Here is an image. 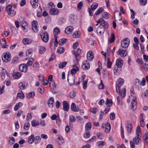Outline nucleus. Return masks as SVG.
<instances>
[{"instance_id": "obj_1", "label": "nucleus", "mask_w": 148, "mask_h": 148, "mask_svg": "<svg viewBox=\"0 0 148 148\" xmlns=\"http://www.w3.org/2000/svg\"><path fill=\"white\" fill-rule=\"evenodd\" d=\"M2 60L4 62H8L11 60V55L10 53L8 52L3 53L2 56Z\"/></svg>"}, {"instance_id": "obj_2", "label": "nucleus", "mask_w": 148, "mask_h": 148, "mask_svg": "<svg viewBox=\"0 0 148 148\" xmlns=\"http://www.w3.org/2000/svg\"><path fill=\"white\" fill-rule=\"evenodd\" d=\"M124 80L121 78H119L116 83V90L117 93H120L121 86L123 85Z\"/></svg>"}, {"instance_id": "obj_3", "label": "nucleus", "mask_w": 148, "mask_h": 148, "mask_svg": "<svg viewBox=\"0 0 148 148\" xmlns=\"http://www.w3.org/2000/svg\"><path fill=\"white\" fill-rule=\"evenodd\" d=\"M130 42V40L127 38H125L121 41V46L123 48H126L128 47Z\"/></svg>"}, {"instance_id": "obj_4", "label": "nucleus", "mask_w": 148, "mask_h": 148, "mask_svg": "<svg viewBox=\"0 0 148 148\" xmlns=\"http://www.w3.org/2000/svg\"><path fill=\"white\" fill-rule=\"evenodd\" d=\"M81 50L78 48L77 49V52L73 50L72 51V53L75 55L76 58L78 60H79L80 59V54L81 53Z\"/></svg>"}, {"instance_id": "obj_5", "label": "nucleus", "mask_w": 148, "mask_h": 148, "mask_svg": "<svg viewBox=\"0 0 148 148\" xmlns=\"http://www.w3.org/2000/svg\"><path fill=\"white\" fill-rule=\"evenodd\" d=\"M41 37L42 40L45 42H47L49 39V35L47 32L42 33L41 34Z\"/></svg>"}, {"instance_id": "obj_6", "label": "nucleus", "mask_w": 148, "mask_h": 148, "mask_svg": "<svg viewBox=\"0 0 148 148\" xmlns=\"http://www.w3.org/2000/svg\"><path fill=\"white\" fill-rule=\"evenodd\" d=\"M82 67L83 69L86 70L89 69L90 67L89 62L87 60L84 61L82 63Z\"/></svg>"}, {"instance_id": "obj_7", "label": "nucleus", "mask_w": 148, "mask_h": 148, "mask_svg": "<svg viewBox=\"0 0 148 148\" xmlns=\"http://www.w3.org/2000/svg\"><path fill=\"white\" fill-rule=\"evenodd\" d=\"M32 27L33 31L35 33H37L38 32V28L37 27V25L38 23L35 20H34L32 22Z\"/></svg>"}, {"instance_id": "obj_8", "label": "nucleus", "mask_w": 148, "mask_h": 148, "mask_svg": "<svg viewBox=\"0 0 148 148\" xmlns=\"http://www.w3.org/2000/svg\"><path fill=\"white\" fill-rule=\"evenodd\" d=\"M136 97H133L132 100L131 102V108L133 110H135L137 107V103L136 101Z\"/></svg>"}, {"instance_id": "obj_9", "label": "nucleus", "mask_w": 148, "mask_h": 148, "mask_svg": "<svg viewBox=\"0 0 148 148\" xmlns=\"http://www.w3.org/2000/svg\"><path fill=\"white\" fill-rule=\"evenodd\" d=\"M117 53L118 55H120L121 57H124L127 55V53L126 50L119 49L117 52Z\"/></svg>"}, {"instance_id": "obj_10", "label": "nucleus", "mask_w": 148, "mask_h": 148, "mask_svg": "<svg viewBox=\"0 0 148 148\" xmlns=\"http://www.w3.org/2000/svg\"><path fill=\"white\" fill-rule=\"evenodd\" d=\"M115 20L116 21V20L121 21L122 20V18L121 16V14L118 11H115L114 13Z\"/></svg>"}, {"instance_id": "obj_11", "label": "nucleus", "mask_w": 148, "mask_h": 148, "mask_svg": "<svg viewBox=\"0 0 148 148\" xmlns=\"http://www.w3.org/2000/svg\"><path fill=\"white\" fill-rule=\"evenodd\" d=\"M54 99L53 97H50L48 99L47 104L49 107L52 108L54 106Z\"/></svg>"}, {"instance_id": "obj_12", "label": "nucleus", "mask_w": 148, "mask_h": 148, "mask_svg": "<svg viewBox=\"0 0 148 148\" xmlns=\"http://www.w3.org/2000/svg\"><path fill=\"white\" fill-rule=\"evenodd\" d=\"M116 65L119 69H121L123 65V61L121 58H118L116 61Z\"/></svg>"}, {"instance_id": "obj_13", "label": "nucleus", "mask_w": 148, "mask_h": 148, "mask_svg": "<svg viewBox=\"0 0 148 148\" xmlns=\"http://www.w3.org/2000/svg\"><path fill=\"white\" fill-rule=\"evenodd\" d=\"M73 31V27L71 26L67 27L65 29V32L68 34H71Z\"/></svg>"}, {"instance_id": "obj_14", "label": "nucleus", "mask_w": 148, "mask_h": 148, "mask_svg": "<svg viewBox=\"0 0 148 148\" xmlns=\"http://www.w3.org/2000/svg\"><path fill=\"white\" fill-rule=\"evenodd\" d=\"M19 68L21 71L24 72H26L28 69L27 67L24 64H20L19 66Z\"/></svg>"}, {"instance_id": "obj_15", "label": "nucleus", "mask_w": 148, "mask_h": 148, "mask_svg": "<svg viewBox=\"0 0 148 148\" xmlns=\"http://www.w3.org/2000/svg\"><path fill=\"white\" fill-rule=\"evenodd\" d=\"M97 32L99 36H101L103 35L104 32V29L103 28L99 26L97 28Z\"/></svg>"}, {"instance_id": "obj_16", "label": "nucleus", "mask_w": 148, "mask_h": 148, "mask_svg": "<svg viewBox=\"0 0 148 148\" xmlns=\"http://www.w3.org/2000/svg\"><path fill=\"white\" fill-rule=\"evenodd\" d=\"M93 53L91 51H89L88 52L87 55V57L88 59L90 61H92L94 58L93 56Z\"/></svg>"}, {"instance_id": "obj_17", "label": "nucleus", "mask_w": 148, "mask_h": 148, "mask_svg": "<svg viewBox=\"0 0 148 148\" xmlns=\"http://www.w3.org/2000/svg\"><path fill=\"white\" fill-rule=\"evenodd\" d=\"M49 12L52 15H58L59 12L57 9L54 8H52L50 9Z\"/></svg>"}, {"instance_id": "obj_18", "label": "nucleus", "mask_w": 148, "mask_h": 148, "mask_svg": "<svg viewBox=\"0 0 148 148\" xmlns=\"http://www.w3.org/2000/svg\"><path fill=\"white\" fill-rule=\"evenodd\" d=\"M141 67L143 70L146 71H148V62L147 61L144 62L141 65Z\"/></svg>"}, {"instance_id": "obj_19", "label": "nucleus", "mask_w": 148, "mask_h": 148, "mask_svg": "<svg viewBox=\"0 0 148 148\" xmlns=\"http://www.w3.org/2000/svg\"><path fill=\"white\" fill-rule=\"evenodd\" d=\"M63 109L64 110L67 111L69 110V106L67 102L66 101H64L63 102Z\"/></svg>"}, {"instance_id": "obj_20", "label": "nucleus", "mask_w": 148, "mask_h": 148, "mask_svg": "<svg viewBox=\"0 0 148 148\" xmlns=\"http://www.w3.org/2000/svg\"><path fill=\"white\" fill-rule=\"evenodd\" d=\"M38 0H31V3L32 7L36 8L38 6Z\"/></svg>"}, {"instance_id": "obj_21", "label": "nucleus", "mask_w": 148, "mask_h": 148, "mask_svg": "<svg viewBox=\"0 0 148 148\" xmlns=\"http://www.w3.org/2000/svg\"><path fill=\"white\" fill-rule=\"evenodd\" d=\"M22 42L24 44L27 45L31 44L32 42V40L28 38H26L23 39Z\"/></svg>"}, {"instance_id": "obj_22", "label": "nucleus", "mask_w": 148, "mask_h": 148, "mask_svg": "<svg viewBox=\"0 0 148 148\" xmlns=\"http://www.w3.org/2000/svg\"><path fill=\"white\" fill-rule=\"evenodd\" d=\"M133 142L136 144H140L141 142V140L139 136H137L135 137L133 139Z\"/></svg>"}, {"instance_id": "obj_23", "label": "nucleus", "mask_w": 148, "mask_h": 148, "mask_svg": "<svg viewBox=\"0 0 148 148\" xmlns=\"http://www.w3.org/2000/svg\"><path fill=\"white\" fill-rule=\"evenodd\" d=\"M34 134H32L28 138V142L30 144H32L34 141Z\"/></svg>"}, {"instance_id": "obj_24", "label": "nucleus", "mask_w": 148, "mask_h": 148, "mask_svg": "<svg viewBox=\"0 0 148 148\" xmlns=\"http://www.w3.org/2000/svg\"><path fill=\"white\" fill-rule=\"evenodd\" d=\"M79 70L78 67L75 65L73 66V69L71 70V73L72 74H75Z\"/></svg>"}, {"instance_id": "obj_25", "label": "nucleus", "mask_w": 148, "mask_h": 148, "mask_svg": "<svg viewBox=\"0 0 148 148\" xmlns=\"http://www.w3.org/2000/svg\"><path fill=\"white\" fill-rule=\"evenodd\" d=\"M71 108L72 111L74 112H77L79 111V108L78 107H76L75 104L74 103H72L71 106Z\"/></svg>"}, {"instance_id": "obj_26", "label": "nucleus", "mask_w": 148, "mask_h": 148, "mask_svg": "<svg viewBox=\"0 0 148 148\" xmlns=\"http://www.w3.org/2000/svg\"><path fill=\"white\" fill-rule=\"evenodd\" d=\"M143 140L146 144H148V133L146 132L143 136Z\"/></svg>"}, {"instance_id": "obj_27", "label": "nucleus", "mask_w": 148, "mask_h": 148, "mask_svg": "<svg viewBox=\"0 0 148 148\" xmlns=\"http://www.w3.org/2000/svg\"><path fill=\"white\" fill-rule=\"evenodd\" d=\"M34 143L36 145L39 143L40 142L41 140V138L39 136H37L34 137Z\"/></svg>"}, {"instance_id": "obj_28", "label": "nucleus", "mask_w": 148, "mask_h": 148, "mask_svg": "<svg viewBox=\"0 0 148 148\" xmlns=\"http://www.w3.org/2000/svg\"><path fill=\"white\" fill-rule=\"evenodd\" d=\"M21 25L24 30L26 32V28L27 27V24L26 22L24 21H22L21 22Z\"/></svg>"}, {"instance_id": "obj_29", "label": "nucleus", "mask_w": 148, "mask_h": 148, "mask_svg": "<svg viewBox=\"0 0 148 148\" xmlns=\"http://www.w3.org/2000/svg\"><path fill=\"white\" fill-rule=\"evenodd\" d=\"M46 49L43 46H40L38 48L39 52L40 54L44 53L46 51Z\"/></svg>"}, {"instance_id": "obj_30", "label": "nucleus", "mask_w": 148, "mask_h": 148, "mask_svg": "<svg viewBox=\"0 0 148 148\" xmlns=\"http://www.w3.org/2000/svg\"><path fill=\"white\" fill-rule=\"evenodd\" d=\"M23 103L22 102H19L16 104L14 107V110L16 111L18 110L19 108L22 106Z\"/></svg>"}, {"instance_id": "obj_31", "label": "nucleus", "mask_w": 148, "mask_h": 148, "mask_svg": "<svg viewBox=\"0 0 148 148\" xmlns=\"http://www.w3.org/2000/svg\"><path fill=\"white\" fill-rule=\"evenodd\" d=\"M34 60L33 58H30L29 59L27 62L25 64L27 67L28 66H30L32 65L33 62H34Z\"/></svg>"}, {"instance_id": "obj_32", "label": "nucleus", "mask_w": 148, "mask_h": 148, "mask_svg": "<svg viewBox=\"0 0 148 148\" xmlns=\"http://www.w3.org/2000/svg\"><path fill=\"white\" fill-rule=\"evenodd\" d=\"M64 142L63 137L60 135H59L58 138V144L60 145L62 144Z\"/></svg>"}, {"instance_id": "obj_33", "label": "nucleus", "mask_w": 148, "mask_h": 148, "mask_svg": "<svg viewBox=\"0 0 148 148\" xmlns=\"http://www.w3.org/2000/svg\"><path fill=\"white\" fill-rule=\"evenodd\" d=\"M126 127L127 128V131L128 133H130L132 128V125L130 123H128L126 125Z\"/></svg>"}, {"instance_id": "obj_34", "label": "nucleus", "mask_w": 148, "mask_h": 148, "mask_svg": "<svg viewBox=\"0 0 148 148\" xmlns=\"http://www.w3.org/2000/svg\"><path fill=\"white\" fill-rule=\"evenodd\" d=\"M21 75V74L20 73L16 72L14 73L13 77L14 78L17 79L19 78Z\"/></svg>"}, {"instance_id": "obj_35", "label": "nucleus", "mask_w": 148, "mask_h": 148, "mask_svg": "<svg viewBox=\"0 0 148 148\" xmlns=\"http://www.w3.org/2000/svg\"><path fill=\"white\" fill-rule=\"evenodd\" d=\"M111 129V126L109 123H107L106 125L105 132L106 133H108Z\"/></svg>"}, {"instance_id": "obj_36", "label": "nucleus", "mask_w": 148, "mask_h": 148, "mask_svg": "<svg viewBox=\"0 0 148 148\" xmlns=\"http://www.w3.org/2000/svg\"><path fill=\"white\" fill-rule=\"evenodd\" d=\"M67 39L65 38H62L59 41V43L60 45H63L66 43Z\"/></svg>"}, {"instance_id": "obj_37", "label": "nucleus", "mask_w": 148, "mask_h": 148, "mask_svg": "<svg viewBox=\"0 0 148 148\" xmlns=\"http://www.w3.org/2000/svg\"><path fill=\"white\" fill-rule=\"evenodd\" d=\"M35 95V93L34 92L32 91L28 93L27 97L29 99L33 98Z\"/></svg>"}, {"instance_id": "obj_38", "label": "nucleus", "mask_w": 148, "mask_h": 148, "mask_svg": "<svg viewBox=\"0 0 148 148\" xmlns=\"http://www.w3.org/2000/svg\"><path fill=\"white\" fill-rule=\"evenodd\" d=\"M81 32L79 31L75 32L73 34V36L75 38H78L80 37Z\"/></svg>"}, {"instance_id": "obj_39", "label": "nucleus", "mask_w": 148, "mask_h": 148, "mask_svg": "<svg viewBox=\"0 0 148 148\" xmlns=\"http://www.w3.org/2000/svg\"><path fill=\"white\" fill-rule=\"evenodd\" d=\"M115 39L114 34L113 33L111 34V36L110 38L108 39V41L109 43H111L113 42Z\"/></svg>"}, {"instance_id": "obj_40", "label": "nucleus", "mask_w": 148, "mask_h": 148, "mask_svg": "<svg viewBox=\"0 0 148 148\" xmlns=\"http://www.w3.org/2000/svg\"><path fill=\"white\" fill-rule=\"evenodd\" d=\"M86 131L90 130L91 128V125L90 122H88L86 124L85 126Z\"/></svg>"}, {"instance_id": "obj_41", "label": "nucleus", "mask_w": 148, "mask_h": 148, "mask_svg": "<svg viewBox=\"0 0 148 148\" xmlns=\"http://www.w3.org/2000/svg\"><path fill=\"white\" fill-rule=\"evenodd\" d=\"M106 104L108 105V106L109 107L111 106L112 104V100L111 99H109L108 98H107L106 101Z\"/></svg>"}, {"instance_id": "obj_42", "label": "nucleus", "mask_w": 148, "mask_h": 148, "mask_svg": "<svg viewBox=\"0 0 148 148\" xmlns=\"http://www.w3.org/2000/svg\"><path fill=\"white\" fill-rule=\"evenodd\" d=\"M32 126L35 127L38 126L39 124V122L36 120H33L32 121Z\"/></svg>"}, {"instance_id": "obj_43", "label": "nucleus", "mask_w": 148, "mask_h": 148, "mask_svg": "<svg viewBox=\"0 0 148 148\" xmlns=\"http://www.w3.org/2000/svg\"><path fill=\"white\" fill-rule=\"evenodd\" d=\"M121 69H119L118 67L116 66H115L114 68V72L115 75H117L120 71H121Z\"/></svg>"}, {"instance_id": "obj_44", "label": "nucleus", "mask_w": 148, "mask_h": 148, "mask_svg": "<svg viewBox=\"0 0 148 148\" xmlns=\"http://www.w3.org/2000/svg\"><path fill=\"white\" fill-rule=\"evenodd\" d=\"M98 4L97 3H94L91 6V10L92 11H94L98 7Z\"/></svg>"}, {"instance_id": "obj_45", "label": "nucleus", "mask_w": 148, "mask_h": 148, "mask_svg": "<svg viewBox=\"0 0 148 148\" xmlns=\"http://www.w3.org/2000/svg\"><path fill=\"white\" fill-rule=\"evenodd\" d=\"M64 51V48L62 47H58V48L57 52L59 54H61Z\"/></svg>"}, {"instance_id": "obj_46", "label": "nucleus", "mask_w": 148, "mask_h": 148, "mask_svg": "<svg viewBox=\"0 0 148 148\" xmlns=\"http://www.w3.org/2000/svg\"><path fill=\"white\" fill-rule=\"evenodd\" d=\"M83 136L85 138H89L90 136V132L87 131H86V132L83 134Z\"/></svg>"}, {"instance_id": "obj_47", "label": "nucleus", "mask_w": 148, "mask_h": 148, "mask_svg": "<svg viewBox=\"0 0 148 148\" xmlns=\"http://www.w3.org/2000/svg\"><path fill=\"white\" fill-rule=\"evenodd\" d=\"M67 63V62L64 61L60 63L59 65V67L60 69H63Z\"/></svg>"}, {"instance_id": "obj_48", "label": "nucleus", "mask_w": 148, "mask_h": 148, "mask_svg": "<svg viewBox=\"0 0 148 148\" xmlns=\"http://www.w3.org/2000/svg\"><path fill=\"white\" fill-rule=\"evenodd\" d=\"M17 96L21 99H23L24 98V95L22 91L20 90L17 94Z\"/></svg>"}, {"instance_id": "obj_49", "label": "nucleus", "mask_w": 148, "mask_h": 148, "mask_svg": "<svg viewBox=\"0 0 148 148\" xmlns=\"http://www.w3.org/2000/svg\"><path fill=\"white\" fill-rule=\"evenodd\" d=\"M9 138L10 139L8 141L9 143L11 145L14 144L15 141L14 138L13 137H10Z\"/></svg>"}, {"instance_id": "obj_50", "label": "nucleus", "mask_w": 148, "mask_h": 148, "mask_svg": "<svg viewBox=\"0 0 148 148\" xmlns=\"http://www.w3.org/2000/svg\"><path fill=\"white\" fill-rule=\"evenodd\" d=\"M103 9L102 7L99 8L95 12V14L98 15L101 13L103 11Z\"/></svg>"}, {"instance_id": "obj_51", "label": "nucleus", "mask_w": 148, "mask_h": 148, "mask_svg": "<svg viewBox=\"0 0 148 148\" xmlns=\"http://www.w3.org/2000/svg\"><path fill=\"white\" fill-rule=\"evenodd\" d=\"M101 25L105 29H107L108 27L107 23L105 21H104L103 23H101Z\"/></svg>"}, {"instance_id": "obj_52", "label": "nucleus", "mask_w": 148, "mask_h": 148, "mask_svg": "<svg viewBox=\"0 0 148 148\" xmlns=\"http://www.w3.org/2000/svg\"><path fill=\"white\" fill-rule=\"evenodd\" d=\"M141 132L140 127L139 125H138L136 130V133L137 136H139V134Z\"/></svg>"}, {"instance_id": "obj_53", "label": "nucleus", "mask_w": 148, "mask_h": 148, "mask_svg": "<svg viewBox=\"0 0 148 148\" xmlns=\"http://www.w3.org/2000/svg\"><path fill=\"white\" fill-rule=\"evenodd\" d=\"M51 82L49 83V84L50 86L51 87L53 90L56 88L55 84L54 81L52 80L51 81H50Z\"/></svg>"}, {"instance_id": "obj_54", "label": "nucleus", "mask_w": 148, "mask_h": 148, "mask_svg": "<svg viewBox=\"0 0 148 148\" xmlns=\"http://www.w3.org/2000/svg\"><path fill=\"white\" fill-rule=\"evenodd\" d=\"M30 125L29 123V122H25L24 125V129L25 130H28L29 129Z\"/></svg>"}, {"instance_id": "obj_55", "label": "nucleus", "mask_w": 148, "mask_h": 148, "mask_svg": "<svg viewBox=\"0 0 148 148\" xmlns=\"http://www.w3.org/2000/svg\"><path fill=\"white\" fill-rule=\"evenodd\" d=\"M18 86L20 89H24L25 88V83L24 82H20L18 85Z\"/></svg>"}, {"instance_id": "obj_56", "label": "nucleus", "mask_w": 148, "mask_h": 148, "mask_svg": "<svg viewBox=\"0 0 148 148\" xmlns=\"http://www.w3.org/2000/svg\"><path fill=\"white\" fill-rule=\"evenodd\" d=\"M8 15L11 16H14L16 14V12L14 10H12L8 12Z\"/></svg>"}, {"instance_id": "obj_57", "label": "nucleus", "mask_w": 148, "mask_h": 148, "mask_svg": "<svg viewBox=\"0 0 148 148\" xmlns=\"http://www.w3.org/2000/svg\"><path fill=\"white\" fill-rule=\"evenodd\" d=\"M97 136L98 138L100 139H102L103 138L102 133L100 132H97Z\"/></svg>"}, {"instance_id": "obj_58", "label": "nucleus", "mask_w": 148, "mask_h": 148, "mask_svg": "<svg viewBox=\"0 0 148 148\" xmlns=\"http://www.w3.org/2000/svg\"><path fill=\"white\" fill-rule=\"evenodd\" d=\"M112 62H111L109 58H108L107 60V67L108 68H110L111 67Z\"/></svg>"}, {"instance_id": "obj_59", "label": "nucleus", "mask_w": 148, "mask_h": 148, "mask_svg": "<svg viewBox=\"0 0 148 148\" xmlns=\"http://www.w3.org/2000/svg\"><path fill=\"white\" fill-rule=\"evenodd\" d=\"M109 14L108 13L105 12L103 13L102 16L104 18L106 19H108L109 17Z\"/></svg>"}, {"instance_id": "obj_60", "label": "nucleus", "mask_w": 148, "mask_h": 148, "mask_svg": "<svg viewBox=\"0 0 148 148\" xmlns=\"http://www.w3.org/2000/svg\"><path fill=\"white\" fill-rule=\"evenodd\" d=\"M140 5H145L147 2V0H140Z\"/></svg>"}, {"instance_id": "obj_61", "label": "nucleus", "mask_w": 148, "mask_h": 148, "mask_svg": "<svg viewBox=\"0 0 148 148\" xmlns=\"http://www.w3.org/2000/svg\"><path fill=\"white\" fill-rule=\"evenodd\" d=\"M69 120L71 122H74L75 121V118L73 115H70L69 116Z\"/></svg>"}, {"instance_id": "obj_62", "label": "nucleus", "mask_w": 148, "mask_h": 148, "mask_svg": "<svg viewBox=\"0 0 148 148\" xmlns=\"http://www.w3.org/2000/svg\"><path fill=\"white\" fill-rule=\"evenodd\" d=\"M6 41L5 39L3 38L0 40V44L2 46L3 45L6 44Z\"/></svg>"}, {"instance_id": "obj_63", "label": "nucleus", "mask_w": 148, "mask_h": 148, "mask_svg": "<svg viewBox=\"0 0 148 148\" xmlns=\"http://www.w3.org/2000/svg\"><path fill=\"white\" fill-rule=\"evenodd\" d=\"M126 92V90L125 88H123L121 90V93L120 94V95L122 97H124L125 96V93Z\"/></svg>"}, {"instance_id": "obj_64", "label": "nucleus", "mask_w": 148, "mask_h": 148, "mask_svg": "<svg viewBox=\"0 0 148 148\" xmlns=\"http://www.w3.org/2000/svg\"><path fill=\"white\" fill-rule=\"evenodd\" d=\"M53 31L55 34H59L60 32L59 29L57 27H55Z\"/></svg>"}]
</instances>
